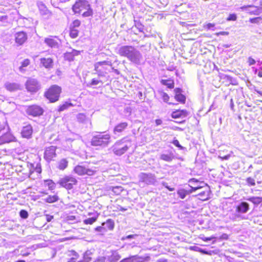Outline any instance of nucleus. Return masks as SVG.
<instances>
[{
  "instance_id": "1",
  "label": "nucleus",
  "mask_w": 262,
  "mask_h": 262,
  "mask_svg": "<svg viewBox=\"0 0 262 262\" xmlns=\"http://www.w3.org/2000/svg\"><path fill=\"white\" fill-rule=\"evenodd\" d=\"M117 53L121 56L126 57L130 61L139 64L142 59L141 53L132 46H122L118 49Z\"/></svg>"
},
{
  "instance_id": "2",
  "label": "nucleus",
  "mask_w": 262,
  "mask_h": 262,
  "mask_svg": "<svg viewBox=\"0 0 262 262\" xmlns=\"http://www.w3.org/2000/svg\"><path fill=\"white\" fill-rule=\"evenodd\" d=\"M75 13H82L83 17H89L93 15V10L89 2L85 0L77 1L72 7Z\"/></svg>"
},
{
  "instance_id": "3",
  "label": "nucleus",
  "mask_w": 262,
  "mask_h": 262,
  "mask_svg": "<svg viewBox=\"0 0 262 262\" xmlns=\"http://www.w3.org/2000/svg\"><path fill=\"white\" fill-rule=\"evenodd\" d=\"M111 142V136L106 132L98 133L91 139V145L94 146L106 147Z\"/></svg>"
},
{
  "instance_id": "4",
  "label": "nucleus",
  "mask_w": 262,
  "mask_h": 262,
  "mask_svg": "<svg viewBox=\"0 0 262 262\" xmlns=\"http://www.w3.org/2000/svg\"><path fill=\"white\" fill-rule=\"evenodd\" d=\"M131 145L130 140L124 138L117 141L113 146L112 150L116 155L121 156L128 149Z\"/></svg>"
},
{
  "instance_id": "5",
  "label": "nucleus",
  "mask_w": 262,
  "mask_h": 262,
  "mask_svg": "<svg viewBox=\"0 0 262 262\" xmlns=\"http://www.w3.org/2000/svg\"><path fill=\"white\" fill-rule=\"evenodd\" d=\"M139 183L144 187L146 185H156L157 180L156 176L151 173L141 172L138 176Z\"/></svg>"
},
{
  "instance_id": "6",
  "label": "nucleus",
  "mask_w": 262,
  "mask_h": 262,
  "mask_svg": "<svg viewBox=\"0 0 262 262\" xmlns=\"http://www.w3.org/2000/svg\"><path fill=\"white\" fill-rule=\"evenodd\" d=\"M61 92V89L60 86L53 85L45 93V95L51 102H54L58 100Z\"/></svg>"
},
{
  "instance_id": "7",
  "label": "nucleus",
  "mask_w": 262,
  "mask_h": 262,
  "mask_svg": "<svg viewBox=\"0 0 262 262\" xmlns=\"http://www.w3.org/2000/svg\"><path fill=\"white\" fill-rule=\"evenodd\" d=\"M77 183L76 179L71 176H66L62 178H61L58 183L63 187L67 189H71L73 188L74 185H75Z\"/></svg>"
},
{
  "instance_id": "8",
  "label": "nucleus",
  "mask_w": 262,
  "mask_h": 262,
  "mask_svg": "<svg viewBox=\"0 0 262 262\" xmlns=\"http://www.w3.org/2000/svg\"><path fill=\"white\" fill-rule=\"evenodd\" d=\"M25 85L27 91L31 93H36L40 89L39 82L34 78H29Z\"/></svg>"
},
{
  "instance_id": "9",
  "label": "nucleus",
  "mask_w": 262,
  "mask_h": 262,
  "mask_svg": "<svg viewBox=\"0 0 262 262\" xmlns=\"http://www.w3.org/2000/svg\"><path fill=\"white\" fill-rule=\"evenodd\" d=\"M239 9L245 11L250 15H258L262 13V7L254 5H247L241 7Z\"/></svg>"
},
{
  "instance_id": "10",
  "label": "nucleus",
  "mask_w": 262,
  "mask_h": 262,
  "mask_svg": "<svg viewBox=\"0 0 262 262\" xmlns=\"http://www.w3.org/2000/svg\"><path fill=\"white\" fill-rule=\"evenodd\" d=\"M74 171L79 176H83L84 174L93 176L95 173V171L93 169L86 168L82 165H77L75 166Z\"/></svg>"
},
{
  "instance_id": "11",
  "label": "nucleus",
  "mask_w": 262,
  "mask_h": 262,
  "mask_svg": "<svg viewBox=\"0 0 262 262\" xmlns=\"http://www.w3.org/2000/svg\"><path fill=\"white\" fill-rule=\"evenodd\" d=\"M103 65H107L108 66H112V64L111 61H103L100 62H96L94 64L95 71L97 72L98 75L99 77H104L106 74V71H104L103 70L100 68V66Z\"/></svg>"
},
{
  "instance_id": "12",
  "label": "nucleus",
  "mask_w": 262,
  "mask_h": 262,
  "mask_svg": "<svg viewBox=\"0 0 262 262\" xmlns=\"http://www.w3.org/2000/svg\"><path fill=\"white\" fill-rule=\"evenodd\" d=\"M26 112L28 115L36 117L41 115L43 112V110L38 105H33L29 106Z\"/></svg>"
},
{
  "instance_id": "13",
  "label": "nucleus",
  "mask_w": 262,
  "mask_h": 262,
  "mask_svg": "<svg viewBox=\"0 0 262 262\" xmlns=\"http://www.w3.org/2000/svg\"><path fill=\"white\" fill-rule=\"evenodd\" d=\"M56 147L51 146L46 148L44 153V158L48 162H50L56 156Z\"/></svg>"
},
{
  "instance_id": "14",
  "label": "nucleus",
  "mask_w": 262,
  "mask_h": 262,
  "mask_svg": "<svg viewBox=\"0 0 262 262\" xmlns=\"http://www.w3.org/2000/svg\"><path fill=\"white\" fill-rule=\"evenodd\" d=\"M59 39L56 36H50L44 39V42L49 47L58 48L59 46Z\"/></svg>"
},
{
  "instance_id": "15",
  "label": "nucleus",
  "mask_w": 262,
  "mask_h": 262,
  "mask_svg": "<svg viewBox=\"0 0 262 262\" xmlns=\"http://www.w3.org/2000/svg\"><path fill=\"white\" fill-rule=\"evenodd\" d=\"M27 39V35L26 33L23 31L18 32L15 34V40L16 43L18 45H22Z\"/></svg>"
},
{
  "instance_id": "16",
  "label": "nucleus",
  "mask_w": 262,
  "mask_h": 262,
  "mask_svg": "<svg viewBox=\"0 0 262 262\" xmlns=\"http://www.w3.org/2000/svg\"><path fill=\"white\" fill-rule=\"evenodd\" d=\"M32 133V127L31 125L28 124L23 127L21 130V134L23 138L29 139L31 137Z\"/></svg>"
},
{
  "instance_id": "17",
  "label": "nucleus",
  "mask_w": 262,
  "mask_h": 262,
  "mask_svg": "<svg viewBox=\"0 0 262 262\" xmlns=\"http://www.w3.org/2000/svg\"><path fill=\"white\" fill-rule=\"evenodd\" d=\"M4 86L10 92H14L20 89V85L15 82H7L5 83Z\"/></svg>"
},
{
  "instance_id": "18",
  "label": "nucleus",
  "mask_w": 262,
  "mask_h": 262,
  "mask_svg": "<svg viewBox=\"0 0 262 262\" xmlns=\"http://www.w3.org/2000/svg\"><path fill=\"white\" fill-rule=\"evenodd\" d=\"M249 210V205L246 202H242L236 207V211L238 213H246Z\"/></svg>"
},
{
  "instance_id": "19",
  "label": "nucleus",
  "mask_w": 262,
  "mask_h": 262,
  "mask_svg": "<svg viewBox=\"0 0 262 262\" xmlns=\"http://www.w3.org/2000/svg\"><path fill=\"white\" fill-rule=\"evenodd\" d=\"M41 64L47 69H51L53 66V60L51 58H41L40 59Z\"/></svg>"
},
{
  "instance_id": "20",
  "label": "nucleus",
  "mask_w": 262,
  "mask_h": 262,
  "mask_svg": "<svg viewBox=\"0 0 262 262\" xmlns=\"http://www.w3.org/2000/svg\"><path fill=\"white\" fill-rule=\"evenodd\" d=\"M133 262H147L150 260V257L149 255L143 257L138 255H131Z\"/></svg>"
},
{
  "instance_id": "21",
  "label": "nucleus",
  "mask_w": 262,
  "mask_h": 262,
  "mask_svg": "<svg viewBox=\"0 0 262 262\" xmlns=\"http://www.w3.org/2000/svg\"><path fill=\"white\" fill-rule=\"evenodd\" d=\"M187 114V112L185 110H177L172 113L171 117L173 118H184L186 117Z\"/></svg>"
},
{
  "instance_id": "22",
  "label": "nucleus",
  "mask_w": 262,
  "mask_h": 262,
  "mask_svg": "<svg viewBox=\"0 0 262 262\" xmlns=\"http://www.w3.org/2000/svg\"><path fill=\"white\" fill-rule=\"evenodd\" d=\"M121 256L116 251H113L112 254L107 256V260L109 262H117L121 258Z\"/></svg>"
},
{
  "instance_id": "23",
  "label": "nucleus",
  "mask_w": 262,
  "mask_h": 262,
  "mask_svg": "<svg viewBox=\"0 0 262 262\" xmlns=\"http://www.w3.org/2000/svg\"><path fill=\"white\" fill-rule=\"evenodd\" d=\"M92 214H93L92 213H89L88 214L89 215H91ZM98 216V213H95L93 214V216L92 217L85 219L83 221V223L86 225H92L97 221Z\"/></svg>"
},
{
  "instance_id": "24",
  "label": "nucleus",
  "mask_w": 262,
  "mask_h": 262,
  "mask_svg": "<svg viewBox=\"0 0 262 262\" xmlns=\"http://www.w3.org/2000/svg\"><path fill=\"white\" fill-rule=\"evenodd\" d=\"M68 163L69 162L67 159H62L57 162V168L61 170H63L68 167Z\"/></svg>"
},
{
  "instance_id": "25",
  "label": "nucleus",
  "mask_w": 262,
  "mask_h": 262,
  "mask_svg": "<svg viewBox=\"0 0 262 262\" xmlns=\"http://www.w3.org/2000/svg\"><path fill=\"white\" fill-rule=\"evenodd\" d=\"M102 225L105 227L106 232L109 230H112L114 228V222L111 219H108L105 222L102 224Z\"/></svg>"
},
{
  "instance_id": "26",
  "label": "nucleus",
  "mask_w": 262,
  "mask_h": 262,
  "mask_svg": "<svg viewBox=\"0 0 262 262\" xmlns=\"http://www.w3.org/2000/svg\"><path fill=\"white\" fill-rule=\"evenodd\" d=\"M127 125L128 124L126 122H122L118 124L114 128V133L116 134L117 133L122 132L124 129H125L127 127Z\"/></svg>"
},
{
  "instance_id": "27",
  "label": "nucleus",
  "mask_w": 262,
  "mask_h": 262,
  "mask_svg": "<svg viewBox=\"0 0 262 262\" xmlns=\"http://www.w3.org/2000/svg\"><path fill=\"white\" fill-rule=\"evenodd\" d=\"M68 255L69 256H71V257L69 259L68 262H76L79 256L78 253L74 250L69 251Z\"/></svg>"
},
{
  "instance_id": "28",
  "label": "nucleus",
  "mask_w": 262,
  "mask_h": 262,
  "mask_svg": "<svg viewBox=\"0 0 262 262\" xmlns=\"http://www.w3.org/2000/svg\"><path fill=\"white\" fill-rule=\"evenodd\" d=\"M108 190H111L114 194L119 195L123 190L121 186H110Z\"/></svg>"
},
{
  "instance_id": "29",
  "label": "nucleus",
  "mask_w": 262,
  "mask_h": 262,
  "mask_svg": "<svg viewBox=\"0 0 262 262\" xmlns=\"http://www.w3.org/2000/svg\"><path fill=\"white\" fill-rule=\"evenodd\" d=\"M160 159L166 162H170L173 159V155L172 153L163 154L161 155Z\"/></svg>"
},
{
  "instance_id": "30",
  "label": "nucleus",
  "mask_w": 262,
  "mask_h": 262,
  "mask_svg": "<svg viewBox=\"0 0 262 262\" xmlns=\"http://www.w3.org/2000/svg\"><path fill=\"white\" fill-rule=\"evenodd\" d=\"M247 201L253 203L254 205H257L262 202V198L259 196H252L246 199Z\"/></svg>"
},
{
  "instance_id": "31",
  "label": "nucleus",
  "mask_w": 262,
  "mask_h": 262,
  "mask_svg": "<svg viewBox=\"0 0 262 262\" xmlns=\"http://www.w3.org/2000/svg\"><path fill=\"white\" fill-rule=\"evenodd\" d=\"M59 198L57 195H49L44 199V201L48 203H53L58 201Z\"/></svg>"
},
{
  "instance_id": "32",
  "label": "nucleus",
  "mask_w": 262,
  "mask_h": 262,
  "mask_svg": "<svg viewBox=\"0 0 262 262\" xmlns=\"http://www.w3.org/2000/svg\"><path fill=\"white\" fill-rule=\"evenodd\" d=\"M45 185L47 186L50 190H53L55 188V183L51 180H47L45 181Z\"/></svg>"
},
{
  "instance_id": "33",
  "label": "nucleus",
  "mask_w": 262,
  "mask_h": 262,
  "mask_svg": "<svg viewBox=\"0 0 262 262\" xmlns=\"http://www.w3.org/2000/svg\"><path fill=\"white\" fill-rule=\"evenodd\" d=\"M177 194L181 199H184L189 194V192L187 190L181 189L178 190Z\"/></svg>"
},
{
  "instance_id": "34",
  "label": "nucleus",
  "mask_w": 262,
  "mask_h": 262,
  "mask_svg": "<svg viewBox=\"0 0 262 262\" xmlns=\"http://www.w3.org/2000/svg\"><path fill=\"white\" fill-rule=\"evenodd\" d=\"M40 13L42 15H47L49 13V10L44 5L39 6Z\"/></svg>"
},
{
  "instance_id": "35",
  "label": "nucleus",
  "mask_w": 262,
  "mask_h": 262,
  "mask_svg": "<svg viewBox=\"0 0 262 262\" xmlns=\"http://www.w3.org/2000/svg\"><path fill=\"white\" fill-rule=\"evenodd\" d=\"M73 106V104L69 102H65L62 105H60L58 108L59 112H62L64 111L65 110L68 108L69 107Z\"/></svg>"
},
{
  "instance_id": "36",
  "label": "nucleus",
  "mask_w": 262,
  "mask_h": 262,
  "mask_svg": "<svg viewBox=\"0 0 262 262\" xmlns=\"http://www.w3.org/2000/svg\"><path fill=\"white\" fill-rule=\"evenodd\" d=\"M175 99L177 101L183 103H185L186 100L185 97L181 94H176Z\"/></svg>"
},
{
  "instance_id": "37",
  "label": "nucleus",
  "mask_w": 262,
  "mask_h": 262,
  "mask_svg": "<svg viewBox=\"0 0 262 262\" xmlns=\"http://www.w3.org/2000/svg\"><path fill=\"white\" fill-rule=\"evenodd\" d=\"M162 83L166 85L168 88L172 89L173 88V82L170 80H162Z\"/></svg>"
},
{
  "instance_id": "38",
  "label": "nucleus",
  "mask_w": 262,
  "mask_h": 262,
  "mask_svg": "<svg viewBox=\"0 0 262 262\" xmlns=\"http://www.w3.org/2000/svg\"><path fill=\"white\" fill-rule=\"evenodd\" d=\"M91 252L90 251H86L83 255V259L85 262H89L91 260V257L90 255L91 254Z\"/></svg>"
},
{
  "instance_id": "39",
  "label": "nucleus",
  "mask_w": 262,
  "mask_h": 262,
  "mask_svg": "<svg viewBox=\"0 0 262 262\" xmlns=\"http://www.w3.org/2000/svg\"><path fill=\"white\" fill-rule=\"evenodd\" d=\"M78 31L77 29L72 28H71L70 35L73 38H75L78 36Z\"/></svg>"
},
{
  "instance_id": "40",
  "label": "nucleus",
  "mask_w": 262,
  "mask_h": 262,
  "mask_svg": "<svg viewBox=\"0 0 262 262\" xmlns=\"http://www.w3.org/2000/svg\"><path fill=\"white\" fill-rule=\"evenodd\" d=\"M198 195L200 197V199L205 201L208 199V191H203L200 193Z\"/></svg>"
},
{
  "instance_id": "41",
  "label": "nucleus",
  "mask_w": 262,
  "mask_h": 262,
  "mask_svg": "<svg viewBox=\"0 0 262 262\" xmlns=\"http://www.w3.org/2000/svg\"><path fill=\"white\" fill-rule=\"evenodd\" d=\"M30 64V60L28 59H25L21 63V66L19 67V70L21 72L24 71L23 68L27 67Z\"/></svg>"
},
{
  "instance_id": "42",
  "label": "nucleus",
  "mask_w": 262,
  "mask_h": 262,
  "mask_svg": "<svg viewBox=\"0 0 262 262\" xmlns=\"http://www.w3.org/2000/svg\"><path fill=\"white\" fill-rule=\"evenodd\" d=\"M78 120L80 122H84L86 119V116L83 113H79L77 116Z\"/></svg>"
},
{
  "instance_id": "43",
  "label": "nucleus",
  "mask_w": 262,
  "mask_h": 262,
  "mask_svg": "<svg viewBox=\"0 0 262 262\" xmlns=\"http://www.w3.org/2000/svg\"><path fill=\"white\" fill-rule=\"evenodd\" d=\"M135 26L139 30L140 32H142L144 26L141 24L139 21L135 20Z\"/></svg>"
},
{
  "instance_id": "44",
  "label": "nucleus",
  "mask_w": 262,
  "mask_h": 262,
  "mask_svg": "<svg viewBox=\"0 0 262 262\" xmlns=\"http://www.w3.org/2000/svg\"><path fill=\"white\" fill-rule=\"evenodd\" d=\"M249 21L252 24H259L262 21V18L261 17L252 18H250Z\"/></svg>"
},
{
  "instance_id": "45",
  "label": "nucleus",
  "mask_w": 262,
  "mask_h": 262,
  "mask_svg": "<svg viewBox=\"0 0 262 262\" xmlns=\"http://www.w3.org/2000/svg\"><path fill=\"white\" fill-rule=\"evenodd\" d=\"M64 58L69 61H72L74 58L71 52H67L64 54Z\"/></svg>"
},
{
  "instance_id": "46",
  "label": "nucleus",
  "mask_w": 262,
  "mask_h": 262,
  "mask_svg": "<svg viewBox=\"0 0 262 262\" xmlns=\"http://www.w3.org/2000/svg\"><path fill=\"white\" fill-rule=\"evenodd\" d=\"M19 215L23 219H26L28 217V213L26 210H21L19 212Z\"/></svg>"
},
{
  "instance_id": "47",
  "label": "nucleus",
  "mask_w": 262,
  "mask_h": 262,
  "mask_svg": "<svg viewBox=\"0 0 262 262\" xmlns=\"http://www.w3.org/2000/svg\"><path fill=\"white\" fill-rule=\"evenodd\" d=\"M95 231L97 232H100L102 234H103L106 232L105 227L102 225L101 226H98L95 229Z\"/></svg>"
},
{
  "instance_id": "48",
  "label": "nucleus",
  "mask_w": 262,
  "mask_h": 262,
  "mask_svg": "<svg viewBox=\"0 0 262 262\" xmlns=\"http://www.w3.org/2000/svg\"><path fill=\"white\" fill-rule=\"evenodd\" d=\"M80 25V20H79L78 19H76L74 21H73L71 28L76 29V28L78 27Z\"/></svg>"
},
{
  "instance_id": "49",
  "label": "nucleus",
  "mask_w": 262,
  "mask_h": 262,
  "mask_svg": "<svg viewBox=\"0 0 262 262\" xmlns=\"http://www.w3.org/2000/svg\"><path fill=\"white\" fill-rule=\"evenodd\" d=\"M237 19V16L235 14H230L227 18V21H235Z\"/></svg>"
},
{
  "instance_id": "50",
  "label": "nucleus",
  "mask_w": 262,
  "mask_h": 262,
  "mask_svg": "<svg viewBox=\"0 0 262 262\" xmlns=\"http://www.w3.org/2000/svg\"><path fill=\"white\" fill-rule=\"evenodd\" d=\"M247 183L250 186H254L255 185V180L252 178H248L246 180Z\"/></svg>"
},
{
  "instance_id": "51",
  "label": "nucleus",
  "mask_w": 262,
  "mask_h": 262,
  "mask_svg": "<svg viewBox=\"0 0 262 262\" xmlns=\"http://www.w3.org/2000/svg\"><path fill=\"white\" fill-rule=\"evenodd\" d=\"M172 143L174 145L178 147L179 149H183V147H182L179 143V142L178 140L175 139L173 140L172 142Z\"/></svg>"
},
{
  "instance_id": "52",
  "label": "nucleus",
  "mask_w": 262,
  "mask_h": 262,
  "mask_svg": "<svg viewBox=\"0 0 262 262\" xmlns=\"http://www.w3.org/2000/svg\"><path fill=\"white\" fill-rule=\"evenodd\" d=\"M215 25L214 24L208 23L206 25L204 26V28L207 30H214L213 28L214 27Z\"/></svg>"
},
{
  "instance_id": "53",
  "label": "nucleus",
  "mask_w": 262,
  "mask_h": 262,
  "mask_svg": "<svg viewBox=\"0 0 262 262\" xmlns=\"http://www.w3.org/2000/svg\"><path fill=\"white\" fill-rule=\"evenodd\" d=\"M203 187V186H197L196 187H191V189L188 190L189 194L196 191V190Z\"/></svg>"
},
{
  "instance_id": "54",
  "label": "nucleus",
  "mask_w": 262,
  "mask_h": 262,
  "mask_svg": "<svg viewBox=\"0 0 262 262\" xmlns=\"http://www.w3.org/2000/svg\"><path fill=\"white\" fill-rule=\"evenodd\" d=\"M137 236V234L129 235H127V236H126L125 237H122V240H125V239H127L135 238V237H136Z\"/></svg>"
},
{
  "instance_id": "55",
  "label": "nucleus",
  "mask_w": 262,
  "mask_h": 262,
  "mask_svg": "<svg viewBox=\"0 0 262 262\" xmlns=\"http://www.w3.org/2000/svg\"><path fill=\"white\" fill-rule=\"evenodd\" d=\"M248 62L249 66H252L255 63V60L251 57L248 58Z\"/></svg>"
},
{
  "instance_id": "56",
  "label": "nucleus",
  "mask_w": 262,
  "mask_h": 262,
  "mask_svg": "<svg viewBox=\"0 0 262 262\" xmlns=\"http://www.w3.org/2000/svg\"><path fill=\"white\" fill-rule=\"evenodd\" d=\"M119 262H133V260L131 258V256H130L128 257L123 258V259L120 260Z\"/></svg>"
},
{
  "instance_id": "57",
  "label": "nucleus",
  "mask_w": 262,
  "mask_h": 262,
  "mask_svg": "<svg viewBox=\"0 0 262 262\" xmlns=\"http://www.w3.org/2000/svg\"><path fill=\"white\" fill-rule=\"evenodd\" d=\"M100 82H101V81L98 80H96L95 79H93L92 80V81H91L90 84L92 85H97Z\"/></svg>"
},
{
  "instance_id": "58",
  "label": "nucleus",
  "mask_w": 262,
  "mask_h": 262,
  "mask_svg": "<svg viewBox=\"0 0 262 262\" xmlns=\"http://www.w3.org/2000/svg\"><path fill=\"white\" fill-rule=\"evenodd\" d=\"M71 52L74 57L75 56H77L80 54V51H77L76 50H72V51Z\"/></svg>"
},
{
  "instance_id": "59",
  "label": "nucleus",
  "mask_w": 262,
  "mask_h": 262,
  "mask_svg": "<svg viewBox=\"0 0 262 262\" xmlns=\"http://www.w3.org/2000/svg\"><path fill=\"white\" fill-rule=\"evenodd\" d=\"M163 186H164L165 188H167L170 191H173L174 190V188H170L166 182H162V183Z\"/></svg>"
},
{
  "instance_id": "60",
  "label": "nucleus",
  "mask_w": 262,
  "mask_h": 262,
  "mask_svg": "<svg viewBox=\"0 0 262 262\" xmlns=\"http://www.w3.org/2000/svg\"><path fill=\"white\" fill-rule=\"evenodd\" d=\"M228 34H229V32H225V31H222V32H220L216 33L217 35H228Z\"/></svg>"
},
{
  "instance_id": "61",
  "label": "nucleus",
  "mask_w": 262,
  "mask_h": 262,
  "mask_svg": "<svg viewBox=\"0 0 262 262\" xmlns=\"http://www.w3.org/2000/svg\"><path fill=\"white\" fill-rule=\"evenodd\" d=\"M168 99H169L168 95L167 94L164 93V95H163V100H164V101L165 102H167Z\"/></svg>"
},
{
  "instance_id": "62",
  "label": "nucleus",
  "mask_w": 262,
  "mask_h": 262,
  "mask_svg": "<svg viewBox=\"0 0 262 262\" xmlns=\"http://www.w3.org/2000/svg\"><path fill=\"white\" fill-rule=\"evenodd\" d=\"M155 262H168V260L166 258H162L157 259Z\"/></svg>"
},
{
  "instance_id": "63",
  "label": "nucleus",
  "mask_w": 262,
  "mask_h": 262,
  "mask_svg": "<svg viewBox=\"0 0 262 262\" xmlns=\"http://www.w3.org/2000/svg\"><path fill=\"white\" fill-rule=\"evenodd\" d=\"M155 123L157 125H161L162 123V120L161 119H156L155 120Z\"/></svg>"
},
{
  "instance_id": "64",
  "label": "nucleus",
  "mask_w": 262,
  "mask_h": 262,
  "mask_svg": "<svg viewBox=\"0 0 262 262\" xmlns=\"http://www.w3.org/2000/svg\"><path fill=\"white\" fill-rule=\"evenodd\" d=\"M214 238H215L214 237L212 236V237H205L204 238H203V240L204 241L207 242V241H210Z\"/></svg>"
}]
</instances>
